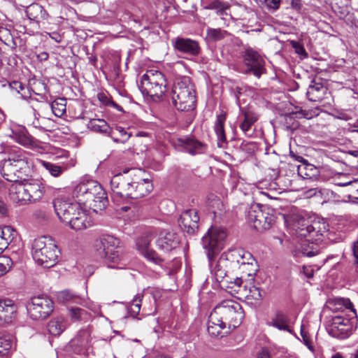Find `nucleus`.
Masks as SVG:
<instances>
[{"mask_svg":"<svg viewBox=\"0 0 358 358\" xmlns=\"http://www.w3.org/2000/svg\"><path fill=\"white\" fill-rule=\"evenodd\" d=\"M257 271V268L255 261L243 264V265L236 268V271H239V273L242 274L241 275L242 278L243 276H252L254 274H255Z\"/></svg>","mask_w":358,"mask_h":358,"instance_id":"nucleus-48","label":"nucleus"},{"mask_svg":"<svg viewBox=\"0 0 358 358\" xmlns=\"http://www.w3.org/2000/svg\"><path fill=\"white\" fill-rule=\"evenodd\" d=\"M131 182H133L131 176V169L125 170L122 173L114 176L110 180V188L112 190L113 198L117 199H137L145 192V189L138 186V190H131Z\"/></svg>","mask_w":358,"mask_h":358,"instance_id":"nucleus-6","label":"nucleus"},{"mask_svg":"<svg viewBox=\"0 0 358 358\" xmlns=\"http://www.w3.org/2000/svg\"><path fill=\"white\" fill-rule=\"evenodd\" d=\"M57 299L62 303H80L82 299L80 296L71 290L66 289L58 292Z\"/></svg>","mask_w":358,"mask_h":358,"instance_id":"nucleus-42","label":"nucleus"},{"mask_svg":"<svg viewBox=\"0 0 358 358\" xmlns=\"http://www.w3.org/2000/svg\"><path fill=\"white\" fill-rule=\"evenodd\" d=\"M141 297L138 296L134 299L131 302V304L129 308V313L130 317L133 319L136 318V316L139 314L141 306Z\"/></svg>","mask_w":358,"mask_h":358,"instance_id":"nucleus-53","label":"nucleus"},{"mask_svg":"<svg viewBox=\"0 0 358 358\" xmlns=\"http://www.w3.org/2000/svg\"><path fill=\"white\" fill-rule=\"evenodd\" d=\"M228 35H229V34L227 31L220 28H208L206 29V38L210 42H215L222 40Z\"/></svg>","mask_w":358,"mask_h":358,"instance_id":"nucleus-45","label":"nucleus"},{"mask_svg":"<svg viewBox=\"0 0 358 358\" xmlns=\"http://www.w3.org/2000/svg\"><path fill=\"white\" fill-rule=\"evenodd\" d=\"M51 108L55 116L61 117L66 112V99L64 98L55 99L51 104Z\"/></svg>","mask_w":358,"mask_h":358,"instance_id":"nucleus-50","label":"nucleus"},{"mask_svg":"<svg viewBox=\"0 0 358 358\" xmlns=\"http://www.w3.org/2000/svg\"><path fill=\"white\" fill-rule=\"evenodd\" d=\"M290 319L287 313L282 310H276L274 315L266 322V325L273 327L278 330L292 333V330L289 327Z\"/></svg>","mask_w":358,"mask_h":358,"instance_id":"nucleus-27","label":"nucleus"},{"mask_svg":"<svg viewBox=\"0 0 358 358\" xmlns=\"http://www.w3.org/2000/svg\"><path fill=\"white\" fill-rule=\"evenodd\" d=\"M210 268L211 273L215 276L217 282L222 284V287L226 288L227 285H229L230 282H234L236 277H230V275L236 271L226 252L221 255L214 266L210 262Z\"/></svg>","mask_w":358,"mask_h":358,"instance_id":"nucleus-12","label":"nucleus"},{"mask_svg":"<svg viewBox=\"0 0 358 358\" xmlns=\"http://www.w3.org/2000/svg\"><path fill=\"white\" fill-rule=\"evenodd\" d=\"M215 314L223 320L228 329H235L242 322L244 313L238 303L233 301H225L215 306L213 310Z\"/></svg>","mask_w":358,"mask_h":358,"instance_id":"nucleus-8","label":"nucleus"},{"mask_svg":"<svg viewBox=\"0 0 358 358\" xmlns=\"http://www.w3.org/2000/svg\"><path fill=\"white\" fill-rule=\"evenodd\" d=\"M230 8L228 2L220 0H213L204 6L206 10H215L218 15H223L225 10Z\"/></svg>","mask_w":358,"mask_h":358,"instance_id":"nucleus-47","label":"nucleus"},{"mask_svg":"<svg viewBox=\"0 0 358 358\" xmlns=\"http://www.w3.org/2000/svg\"><path fill=\"white\" fill-rule=\"evenodd\" d=\"M327 231V225L324 222L319 221H311L309 227V235L312 237L318 235H323V233Z\"/></svg>","mask_w":358,"mask_h":358,"instance_id":"nucleus-49","label":"nucleus"},{"mask_svg":"<svg viewBox=\"0 0 358 358\" xmlns=\"http://www.w3.org/2000/svg\"><path fill=\"white\" fill-rule=\"evenodd\" d=\"M17 164L20 169H27L28 158L25 152L21 149H13L9 153L8 157L3 160Z\"/></svg>","mask_w":358,"mask_h":358,"instance_id":"nucleus-30","label":"nucleus"},{"mask_svg":"<svg viewBox=\"0 0 358 358\" xmlns=\"http://www.w3.org/2000/svg\"><path fill=\"white\" fill-rule=\"evenodd\" d=\"M11 136L16 142L24 146L36 145L34 138L24 127H18L13 130Z\"/></svg>","mask_w":358,"mask_h":358,"instance_id":"nucleus-32","label":"nucleus"},{"mask_svg":"<svg viewBox=\"0 0 358 358\" xmlns=\"http://www.w3.org/2000/svg\"><path fill=\"white\" fill-rule=\"evenodd\" d=\"M226 113L222 112L217 115V118L214 124V131L217 138V145L219 147H223L227 143V138L224 132V124L226 122Z\"/></svg>","mask_w":358,"mask_h":358,"instance_id":"nucleus-31","label":"nucleus"},{"mask_svg":"<svg viewBox=\"0 0 358 358\" xmlns=\"http://www.w3.org/2000/svg\"><path fill=\"white\" fill-rule=\"evenodd\" d=\"M242 57L243 64L246 67L245 73H252L259 78L266 73L264 59L256 50L250 46L245 47Z\"/></svg>","mask_w":358,"mask_h":358,"instance_id":"nucleus-11","label":"nucleus"},{"mask_svg":"<svg viewBox=\"0 0 358 358\" xmlns=\"http://www.w3.org/2000/svg\"><path fill=\"white\" fill-rule=\"evenodd\" d=\"M73 196L79 203L98 213L108 204L106 193L100 184L94 180L78 184L74 189Z\"/></svg>","mask_w":358,"mask_h":358,"instance_id":"nucleus-1","label":"nucleus"},{"mask_svg":"<svg viewBox=\"0 0 358 358\" xmlns=\"http://www.w3.org/2000/svg\"><path fill=\"white\" fill-rule=\"evenodd\" d=\"M9 196L14 203L20 204H25L30 203L29 196H28L27 189L25 187L23 180L14 182L9 188Z\"/></svg>","mask_w":358,"mask_h":358,"instance_id":"nucleus-25","label":"nucleus"},{"mask_svg":"<svg viewBox=\"0 0 358 358\" xmlns=\"http://www.w3.org/2000/svg\"><path fill=\"white\" fill-rule=\"evenodd\" d=\"M248 221L258 231L267 230L275 221L273 210L268 206L252 205L248 213Z\"/></svg>","mask_w":358,"mask_h":358,"instance_id":"nucleus-10","label":"nucleus"},{"mask_svg":"<svg viewBox=\"0 0 358 358\" xmlns=\"http://www.w3.org/2000/svg\"><path fill=\"white\" fill-rule=\"evenodd\" d=\"M9 87L17 91L18 93L20 92V90H24V86L22 84L18 81H13L9 84Z\"/></svg>","mask_w":358,"mask_h":358,"instance_id":"nucleus-64","label":"nucleus"},{"mask_svg":"<svg viewBox=\"0 0 358 358\" xmlns=\"http://www.w3.org/2000/svg\"><path fill=\"white\" fill-rule=\"evenodd\" d=\"M174 50L186 58L199 56L201 52L199 43L190 38L178 36L171 40Z\"/></svg>","mask_w":358,"mask_h":358,"instance_id":"nucleus-16","label":"nucleus"},{"mask_svg":"<svg viewBox=\"0 0 358 358\" xmlns=\"http://www.w3.org/2000/svg\"><path fill=\"white\" fill-rule=\"evenodd\" d=\"M241 113L243 116V120L240 124L239 127L243 132L246 134L250 129L252 125L257 121L258 116L254 111L246 108H241Z\"/></svg>","mask_w":358,"mask_h":358,"instance_id":"nucleus-33","label":"nucleus"},{"mask_svg":"<svg viewBox=\"0 0 358 358\" xmlns=\"http://www.w3.org/2000/svg\"><path fill=\"white\" fill-rule=\"evenodd\" d=\"M226 327L223 320H221V318L213 310L210 314L208 322L207 330L208 334L215 337H222L229 332V331L225 330Z\"/></svg>","mask_w":358,"mask_h":358,"instance_id":"nucleus-28","label":"nucleus"},{"mask_svg":"<svg viewBox=\"0 0 358 358\" xmlns=\"http://www.w3.org/2000/svg\"><path fill=\"white\" fill-rule=\"evenodd\" d=\"M292 47L294 48L295 52L298 55L307 57L308 55L306 52V50L304 49L303 45H301L299 43L296 42V41H292Z\"/></svg>","mask_w":358,"mask_h":358,"instance_id":"nucleus-60","label":"nucleus"},{"mask_svg":"<svg viewBox=\"0 0 358 358\" xmlns=\"http://www.w3.org/2000/svg\"><path fill=\"white\" fill-rule=\"evenodd\" d=\"M311 221L304 217H295L293 220L292 227L298 236L306 237L309 235V227Z\"/></svg>","mask_w":358,"mask_h":358,"instance_id":"nucleus-35","label":"nucleus"},{"mask_svg":"<svg viewBox=\"0 0 358 358\" xmlns=\"http://www.w3.org/2000/svg\"><path fill=\"white\" fill-rule=\"evenodd\" d=\"M30 203L36 202L42 199L45 194V185L41 179H23Z\"/></svg>","mask_w":358,"mask_h":358,"instance_id":"nucleus-22","label":"nucleus"},{"mask_svg":"<svg viewBox=\"0 0 358 358\" xmlns=\"http://www.w3.org/2000/svg\"><path fill=\"white\" fill-rule=\"evenodd\" d=\"M26 13L30 20L36 22L46 18L47 13L43 6L38 3H32L27 8Z\"/></svg>","mask_w":358,"mask_h":358,"instance_id":"nucleus-37","label":"nucleus"},{"mask_svg":"<svg viewBox=\"0 0 358 358\" xmlns=\"http://www.w3.org/2000/svg\"><path fill=\"white\" fill-rule=\"evenodd\" d=\"M208 208L215 215H221L224 211L222 201L219 197L213 195L208 198Z\"/></svg>","mask_w":358,"mask_h":358,"instance_id":"nucleus-44","label":"nucleus"},{"mask_svg":"<svg viewBox=\"0 0 358 358\" xmlns=\"http://www.w3.org/2000/svg\"><path fill=\"white\" fill-rule=\"evenodd\" d=\"M226 238V230L220 227H211L202 237L201 244L209 262L223 248Z\"/></svg>","mask_w":358,"mask_h":358,"instance_id":"nucleus-9","label":"nucleus"},{"mask_svg":"<svg viewBox=\"0 0 358 358\" xmlns=\"http://www.w3.org/2000/svg\"><path fill=\"white\" fill-rule=\"evenodd\" d=\"M34 127L43 131H50L53 129L54 122L52 120L44 117H35L32 122Z\"/></svg>","mask_w":358,"mask_h":358,"instance_id":"nucleus-43","label":"nucleus"},{"mask_svg":"<svg viewBox=\"0 0 358 358\" xmlns=\"http://www.w3.org/2000/svg\"><path fill=\"white\" fill-rule=\"evenodd\" d=\"M41 165L54 177L59 176L64 171V168L53 163L41 161Z\"/></svg>","mask_w":358,"mask_h":358,"instance_id":"nucleus-51","label":"nucleus"},{"mask_svg":"<svg viewBox=\"0 0 358 358\" xmlns=\"http://www.w3.org/2000/svg\"><path fill=\"white\" fill-rule=\"evenodd\" d=\"M295 117H296V118L304 117L306 119L310 118V117L309 116V113L308 111L302 110V109H299V110H296L294 112L293 111V112H291V113H288L287 115H286L285 120L287 122L288 120H292L294 119Z\"/></svg>","mask_w":358,"mask_h":358,"instance_id":"nucleus-57","label":"nucleus"},{"mask_svg":"<svg viewBox=\"0 0 358 358\" xmlns=\"http://www.w3.org/2000/svg\"><path fill=\"white\" fill-rule=\"evenodd\" d=\"M171 143L177 150L188 152L192 155L201 153L206 148L203 143L188 136L173 138Z\"/></svg>","mask_w":358,"mask_h":358,"instance_id":"nucleus-17","label":"nucleus"},{"mask_svg":"<svg viewBox=\"0 0 358 358\" xmlns=\"http://www.w3.org/2000/svg\"><path fill=\"white\" fill-rule=\"evenodd\" d=\"M142 171L141 169H131V176L133 182H131V190H138V186L143 187L145 192L141 196V198L146 196L152 189V185L148 179H144L142 178Z\"/></svg>","mask_w":358,"mask_h":358,"instance_id":"nucleus-29","label":"nucleus"},{"mask_svg":"<svg viewBox=\"0 0 358 358\" xmlns=\"http://www.w3.org/2000/svg\"><path fill=\"white\" fill-rule=\"evenodd\" d=\"M92 225L91 217L87 214L85 210L80 211L77 216L74 217L73 222L70 225L74 230H83Z\"/></svg>","mask_w":358,"mask_h":358,"instance_id":"nucleus-34","label":"nucleus"},{"mask_svg":"<svg viewBox=\"0 0 358 358\" xmlns=\"http://www.w3.org/2000/svg\"><path fill=\"white\" fill-rule=\"evenodd\" d=\"M151 238L146 235L141 236L136 241V247L140 253L147 259L156 264H160L163 262L157 253L150 248Z\"/></svg>","mask_w":358,"mask_h":358,"instance_id":"nucleus-21","label":"nucleus"},{"mask_svg":"<svg viewBox=\"0 0 358 358\" xmlns=\"http://www.w3.org/2000/svg\"><path fill=\"white\" fill-rule=\"evenodd\" d=\"M81 204L82 203H78V209L76 210L75 212H73L72 214L70 215L69 220H67V221H66L64 222L66 224H68L70 226L71 224V223L73 222L74 217L77 216V214L78 213V212L83 210V209H82V208L80 207Z\"/></svg>","mask_w":358,"mask_h":358,"instance_id":"nucleus-63","label":"nucleus"},{"mask_svg":"<svg viewBox=\"0 0 358 358\" xmlns=\"http://www.w3.org/2000/svg\"><path fill=\"white\" fill-rule=\"evenodd\" d=\"M226 253L235 271H236L237 267L243 265V264L255 262L252 255L249 252L245 251L243 249H234L229 250Z\"/></svg>","mask_w":358,"mask_h":358,"instance_id":"nucleus-26","label":"nucleus"},{"mask_svg":"<svg viewBox=\"0 0 358 358\" xmlns=\"http://www.w3.org/2000/svg\"><path fill=\"white\" fill-rule=\"evenodd\" d=\"M325 90L326 88L321 83H316L313 80L308 87L306 95L310 101H319L322 99V94Z\"/></svg>","mask_w":358,"mask_h":358,"instance_id":"nucleus-36","label":"nucleus"},{"mask_svg":"<svg viewBox=\"0 0 358 358\" xmlns=\"http://www.w3.org/2000/svg\"><path fill=\"white\" fill-rule=\"evenodd\" d=\"M280 0H265V4L269 9L277 10L279 8Z\"/></svg>","mask_w":358,"mask_h":358,"instance_id":"nucleus-61","label":"nucleus"},{"mask_svg":"<svg viewBox=\"0 0 358 358\" xmlns=\"http://www.w3.org/2000/svg\"><path fill=\"white\" fill-rule=\"evenodd\" d=\"M172 101L177 110L189 111L196 108V91L190 78L177 80L172 89Z\"/></svg>","mask_w":358,"mask_h":358,"instance_id":"nucleus-3","label":"nucleus"},{"mask_svg":"<svg viewBox=\"0 0 358 358\" xmlns=\"http://www.w3.org/2000/svg\"><path fill=\"white\" fill-rule=\"evenodd\" d=\"M348 313H340L331 317L327 324V331L332 337L343 339L348 337L357 324L355 309H347Z\"/></svg>","mask_w":358,"mask_h":358,"instance_id":"nucleus-4","label":"nucleus"},{"mask_svg":"<svg viewBox=\"0 0 358 358\" xmlns=\"http://www.w3.org/2000/svg\"><path fill=\"white\" fill-rule=\"evenodd\" d=\"M97 97L99 101L106 106H111L114 108H116L119 111L122 110V108L119 106L117 103L114 102L109 94L106 92H100L97 94Z\"/></svg>","mask_w":358,"mask_h":358,"instance_id":"nucleus-52","label":"nucleus"},{"mask_svg":"<svg viewBox=\"0 0 358 358\" xmlns=\"http://www.w3.org/2000/svg\"><path fill=\"white\" fill-rule=\"evenodd\" d=\"M92 348V337L90 328L80 329L76 336L66 346L68 352L77 355L89 353Z\"/></svg>","mask_w":358,"mask_h":358,"instance_id":"nucleus-14","label":"nucleus"},{"mask_svg":"<svg viewBox=\"0 0 358 358\" xmlns=\"http://www.w3.org/2000/svg\"><path fill=\"white\" fill-rule=\"evenodd\" d=\"M31 254L34 261L44 268L55 266L60 255L55 241L48 236L35 238L32 243Z\"/></svg>","mask_w":358,"mask_h":358,"instance_id":"nucleus-2","label":"nucleus"},{"mask_svg":"<svg viewBox=\"0 0 358 358\" xmlns=\"http://www.w3.org/2000/svg\"><path fill=\"white\" fill-rule=\"evenodd\" d=\"M301 272L308 278L313 277L314 270L311 266H303Z\"/></svg>","mask_w":358,"mask_h":358,"instance_id":"nucleus-62","label":"nucleus"},{"mask_svg":"<svg viewBox=\"0 0 358 358\" xmlns=\"http://www.w3.org/2000/svg\"><path fill=\"white\" fill-rule=\"evenodd\" d=\"M12 266V260L9 257L0 256V276L9 271Z\"/></svg>","mask_w":358,"mask_h":358,"instance_id":"nucleus-56","label":"nucleus"},{"mask_svg":"<svg viewBox=\"0 0 358 358\" xmlns=\"http://www.w3.org/2000/svg\"><path fill=\"white\" fill-rule=\"evenodd\" d=\"M330 308L334 312V315L340 313H348L346 310L355 309L352 303L348 299H337L330 303Z\"/></svg>","mask_w":358,"mask_h":358,"instance_id":"nucleus-41","label":"nucleus"},{"mask_svg":"<svg viewBox=\"0 0 358 358\" xmlns=\"http://www.w3.org/2000/svg\"><path fill=\"white\" fill-rule=\"evenodd\" d=\"M297 256H306L308 257H313L318 254L319 247L313 243L308 241H303L296 251Z\"/></svg>","mask_w":358,"mask_h":358,"instance_id":"nucleus-38","label":"nucleus"},{"mask_svg":"<svg viewBox=\"0 0 358 358\" xmlns=\"http://www.w3.org/2000/svg\"><path fill=\"white\" fill-rule=\"evenodd\" d=\"M87 128L103 134H108L110 131V126L103 119H92L87 124Z\"/></svg>","mask_w":358,"mask_h":358,"instance_id":"nucleus-40","label":"nucleus"},{"mask_svg":"<svg viewBox=\"0 0 358 358\" xmlns=\"http://www.w3.org/2000/svg\"><path fill=\"white\" fill-rule=\"evenodd\" d=\"M301 335L302 336L303 341L304 344L308 347V348L311 352H313L314 348L311 343V341H310L307 333L303 329H301Z\"/></svg>","mask_w":358,"mask_h":358,"instance_id":"nucleus-59","label":"nucleus"},{"mask_svg":"<svg viewBox=\"0 0 358 358\" xmlns=\"http://www.w3.org/2000/svg\"><path fill=\"white\" fill-rule=\"evenodd\" d=\"M66 327V322L63 317L51 320L48 324V330L52 336H59Z\"/></svg>","mask_w":358,"mask_h":358,"instance_id":"nucleus-39","label":"nucleus"},{"mask_svg":"<svg viewBox=\"0 0 358 358\" xmlns=\"http://www.w3.org/2000/svg\"><path fill=\"white\" fill-rule=\"evenodd\" d=\"M166 80L159 71H148L141 78V90L144 95L161 97L166 90Z\"/></svg>","mask_w":358,"mask_h":358,"instance_id":"nucleus-7","label":"nucleus"},{"mask_svg":"<svg viewBox=\"0 0 358 358\" xmlns=\"http://www.w3.org/2000/svg\"><path fill=\"white\" fill-rule=\"evenodd\" d=\"M115 129L116 131L119 134L120 137H113V140L114 142L124 143L128 141V139L131 136V133H129L122 127H117Z\"/></svg>","mask_w":358,"mask_h":358,"instance_id":"nucleus-55","label":"nucleus"},{"mask_svg":"<svg viewBox=\"0 0 358 358\" xmlns=\"http://www.w3.org/2000/svg\"><path fill=\"white\" fill-rule=\"evenodd\" d=\"M179 242V238L176 233L162 231L159 234L156 244L159 250L170 252L178 247Z\"/></svg>","mask_w":358,"mask_h":358,"instance_id":"nucleus-24","label":"nucleus"},{"mask_svg":"<svg viewBox=\"0 0 358 358\" xmlns=\"http://www.w3.org/2000/svg\"><path fill=\"white\" fill-rule=\"evenodd\" d=\"M16 235V231L10 226L0 228V238L6 239L9 242H12Z\"/></svg>","mask_w":358,"mask_h":358,"instance_id":"nucleus-54","label":"nucleus"},{"mask_svg":"<svg viewBox=\"0 0 358 358\" xmlns=\"http://www.w3.org/2000/svg\"><path fill=\"white\" fill-rule=\"evenodd\" d=\"M199 217L196 209L184 210L178 219L181 229L190 235L194 234L199 229Z\"/></svg>","mask_w":358,"mask_h":358,"instance_id":"nucleus-18","label":"nucleus"},{"mask_svg":"<svg viewBox=\"0 0 358 358\" xmlns=\"http://www.w3.org/2000/svg\"><path fill=\"white\" fill-rule=\"evenodd\" d=\"M55 211L62 222L69 220V216L78 209V201L72 203L62 199H56L53 202Z\"/></svg>","mask_w":358,"mask_h":358,"instance_id":"nucleus-23","label":"nucleus"},{"mask_svg":"<svg viewBox=\"0 0 358 358\" xmlns=\"http://www.w3.org/2000/svg\"><path fill=\"white\" fill-rule=\"evenodd\" d=\"M17 308L13 301L0 299V325L13 323L17 318Z\"/></svg>","mask_w":358,"mask_h":358,"instance_id":"nucleus-19","label":"nucleus"},{"mask_svg":"<svg viewBox=\"0 0 358 358\" xmlns=\"http://www.w3.org/2000/svg\"><path fill=\"white\" fill-rule=\"evenodd\" d=\"M69 311L71 317L75 321L83 320L86 315V311L80 308H71Z\"/></svg>","mask_w":358,"mask_h":358,"instance_id":"nucleus-58","label":"nucleus"},{"mask_svg":"<svg viewBox=\"0 0 358 358\" xmlns=\"http://www.w3.org/2000/svg\"><path fill=\"white\" fill-rule=\"evenodd\" d=\"M54 310V302L48 296H38L31 298L27 310L33 320H43L50 316Z\"/></svg>","mask_w":358,"mask_h":358,"instance_id":"nucleus-13","label":"nucleus"},{"mask_svg":"<svg viewBox=\"0 0 358 358\" xmlns=\"http://www.w3.org/2000/svg\"><path fill=\"white\" fill-rule=\"evenodd\" d=\"M1 173L3 178L11 182H17L22 180L26 175L27 169H20L17 164L9 162L2 161L0 164Z\"/></svg>","mask_w":358,"mask_h":358,"instance_id":"nucleus-20","label":"nucleus"},{"mask_svg":"<svg viewBox=\"0 0 358 358\" xmlns=\"http://www.w3.org/2000/svg\"><path fill=\"white\" fill-rule=\"evenodd\" d=\"M99 254L109 268H122L124 266L120 241L110 235L103 236L96 244Z\"/></svg>","mask_w":358,"mask_h":358,"instance_id":"nucleus-5","label":"nucleus"},{"mask_svg":"<svg viewBox=\"0 0 358 358\" xmlns=\"http://www.w3.org/2000/svg\"><path fill=\"white\" fill-rule=\"evenodd\" d=\"M337 186L340 187H348V198L350 199H357L358 200V180H348L346 182H336Z\"/></svg>","mask_w":358,"mask_h":358,"instance_id":"nucleus-46","label":"nucleus"},{"mask_svg":"<svg viewBox=\"0 0 358 358\" xmlns=\"http://www.w3.org/2000/svg\"><path fill=\"white\" fill-rule=\"evenodd\" d=\"M226 289L231 294H238L248 300L259 301L262 298L259 287L250 285L248 288L246 285H243L242 276H238V274L236 275L234 282H230L229 285L226 286Z\"/></svg>","mask_w":358,"mask_h":358,"instance_id":"nucleus-15","label":"nucleus"}]
</instances>
